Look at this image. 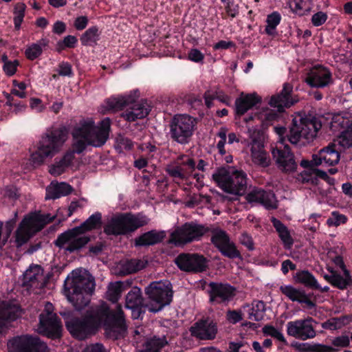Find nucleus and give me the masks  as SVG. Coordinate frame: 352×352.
<instances>
[{
  "mask_svg": "<svg viewBox=\"0 0 352 352\" xmlns=\"http://www.w3.org/2000/svg\"><path fill=\"white\" fill-rule=\"evenodd\" d=\"M73 310L65 309L59 313L64 318L67 329L76 338L84 340L96 335L101 329L106 338L113 340L123 338L126 333L123 309H87L81 318L74 316Z\"/></svg>",
  "mask_w": 352,
  "mask_h": 352,
  "instance_id": "1",
  "label": "nucleus"
},
{
  "mask_svg": "<svg viewBox=\"0 0 352 352\" xmlns=\"http://www.w3.org/2000/svg\"><path fill=\"white\" fill-rule=\"evenodd\" d=\"M101 224L102 214L97 212L91 215L79 226L69 229L59 234L54 241V245L59 248H63L65 245L67 244L65 250L69 253L79 251L91 240L89 236L83 235V234L96 229Z\"/></svg>",
  "mask_w": 352,
  "mask_h": 352,
  "instance_id": "2",
  "label": "nucleus"
},
{
  "mask_svg": "<svg viewBox=\"0 0 352 352\" xmlns=\"http://www.w3.org/2000/svg\"><path fill=\"white\" fill-rule=\"evenodd\" d=\"M111 120L106 118L96 126L92 120H82L72 131L74 138H84L87 144L94 147L102 146L109 139Z\"/></svg>",
  "mask_w": 352,
  "mask_h": 352,
  "instance_id": "3",
  "label": "nucleus"
},
{
  "mask_svg": "<svg viewBox=\"0 0 352 352\" xmlns=\"http://www.w3.org/2000/svg\"><path fill=\"white\" fill-rule=\"evenodd\" d=\"M147 223L148 219L144 216L131 212L117 213L107 221L104 232L116 236L127 235Z\"/></svg>",
  "mask_w": 352,
  "mask_h": 352,
  "instance_id": "4",
  "label": "nucleus"
},
{
  "mask_svg": "<svg viewBox=\"0 0 352 352\" xmlns=\"http://www.w3.org/2000/svg\"><path fill=\"white\" fill-rule=\"evenodd\" d=\"M66 140L64 129L47 131L38 142L37 150L31 155L30 160L34 166L43 164L47 157L52 158L59 151Z\"/></svg>",
  "mask_w": 352,
  "mask_h": 352,
  "instance_id": "5",
  "label": "nucleus"
},
{
  "mask_svg": "<svg viewBox=\"0 0 352 352\" xmlns=\"http://www.w3.org/2000/svg\"><path fill=\"white\" fill-rule=\"evenodd\" d=\"M212 179L226 192L242 196L246 193L247 175L243 170L228 167L219 168L212 175Z\"/></svg>",
  "mask_w": 352,
  "mask_h": 352,
  "instance_id": "6",
  "label": "nucleus"
},
{
  "mask_svg": "<svg viewBox=\"0 0 352 352\" xmlns=\"http://www.w3.org/2000/svg\"><path fill=\"white\" fill-rule=\"evenodd\" d=\"M321 127L322 123L318 118L311 116L302 117L298 115L293 118L287 137L291 144L296 145L301 138L307 141L313 140Z\"/></svg>",
  "mask_w": 352,
  "mask_h": 352,
  "instance_id": "7",
  "label": "nucleus"
},
{
  "mask_svg": "<svg viewBox=\"0 0 352 352\" xmlns=\"http://www.w3.org/2000/svg\"><path fill=\"white\" fill-rule=\"evenodd\" d=\"M54 219L55 216L51 217L50 214H41L40 212H34L25 217L16 231V241L18 245L21 246L28 242Z\"/></svg>",
  "mask_w": 352,
  "mask_h": 352,
  "instance_id": "8",
  "label": "nucleus"
},
{
  "mask_svg": "<svg viewBox=\"0 0 352 352\" xmlns=\"http://www.w3.org/2000/svg\"><path fill=\"white\" fill-rule=\"evenodd\" d=\"M209 231H211L210 229L203 224L195 221L186 222L175 229L170 235L168 243L183 246L199 241Z\"/></svg>",
  "mask_w": 352,
  "mask_h": 352,
  "instance_id": "9",
  "label": "nucleus"
},
{
  "mask_svg": "<svg viewBox=\"0 0 352 352\" xmlns=\"http://www.w3.org/2000/svg\"><path fill=\"white\" fill-rule=\"evenodd\" d=\"M196 121L192 117L182 114L175 115L169 124L170 138L178 144L190 142L195 129Z\"/></svg>",
  "mask_w": 352,
  "mask_h": 352,
  "instance_id": "10",
  "label": "nucleus"
},
{
  "mask_svg": "<svg viewBox=\"0 0 352 352\" xmlns=\"http://www.w3.org/2000/svg\"><path fill=\"white\" fill-rule=\"evenodd\" d=\"M8 349L9 352H50L46 343L38 336L28 334L9 340Z\"/></svg>",
  "mask_w": 352,
  "mask_h": 352,
  "instance_id": "11",
  "label": "nucleus"
},
{
  "mask_svg": "<svg viewBox=\"0 0 352 352\" xmlns=\"http://www.w3.org/2000/svg\"><path fill=\"white\" fill-rule=\"evenodd\" d=\"M46 311L39 315L38 333L52 340L62 337L63 326L60 319L54 313V309H45Z\"/></svg>",
  "mask_w": 352,
  "mask_h": 352,
  "instance_id": "12",
  "label": "nucleus"
},
{
  "mask_svg": "<svg viewBox=\"0 0 352 352\" xmlns=\"http://www.w3.org/2000/svg\"><path fill=\"white\" fill-rule=\"evenodd\" d=\"M211 232L212 233L211 243L223 256L230 259H242L240 251L226 231L215 228L211 230Z\"/></svg>",
  "mask_w": 352,
  "mask_h": 352,
  "instance_id": "13",
  "label": "nucleus"
},
{
  "mask_svg": "<svg viewBox=\"0 0 352 352\" xmlns=\"http://www.w3.org/2000/svg\"><path fill=\"white\" fill-rule=\"evenodd\" d=\"M95 289L94 278L82 273L81 270L72 271L71 276H68L64 283V291H74L89 292L93 294Z\"/></svg>",
  "mask_w": 352,
  "mask_h": 352,
  "instance_id": "14",
  "label": "nucleus"
},
{
  "mask_svg": "<svg viewBox=\"0 0 352 352\" xmlns=\"http://www.w3.org/2000/svg\"><path fill=\"white\" fill-rule=\"evenodd\" d=\"M175 262L184 272L201 273L207 270L209 261L197 253H182L175 258Z\"/></svg>",
  "mask_w": 352,
  "mask_h": 352,
  "instance_id": "15",
  "label": "nucleus"
},
{
  "mask_svg": "<svg viewBox=\"0 0 352 352\" xmlns=\"http://www.w3.org/2000/svg\"><path fill=\"white\" fill-rule=\"evenodd\" d=\"M50 274L44 275L43 269L38 265H32L23 274L22 285L35 294L45 287L50 278Z\"/></svg>",
  "mask_w": 352,
  "mask_h": 352,
  "instance_id": "16",
  "label": "nucleus"
},
{
  "mask_svg": "<svg viewBox=\"0 0 352 352\" xmlns=\"http://www.w3.org/2000/svg\"><path fill=\"white\" fill-rule=\"evenodd\" d=\"M145 293L158 308L168 305L173 299V291L168 285L160 282H153L145 289Z\"/></svg>",
  "mask_w": 352,
  "mask_h": 352,
  "instance_id": "17",
  "label": "nucleus"
},
{
  "mask_svg": "<svg viewBox=\"0 0 352 352\" xmlns=\"http://www.w3.org/2000/svg\"><path fill=\"white\" fill-rule=\"evenodd\" d=\"M292 92L293 86L290 83H285L283 90L272 96L270 105L276 108L278 112H283L285 108H289L298 101L297 96H294Z\"/></svg>",
  "mask_w": 352,
  "mask_h": 352,
  "instance_id": "18",
  "label": "nucleus"
},
{
  "mask_svg": "<svg viewBox=\"0 0 352 352\" xmlns=\"http://www.w3.org/2000/svg\"><path fill=\"white\" fill-rule=\"evenodd\" d=\"M191 335L199 340H213L217 333V325L213 320L207 318L197 321L190 329Z\"/></svg>",
  "mask_w": 352,
  "mask_h": 352,
  "instance_id": "19",
  "label": "nucleus"
},
{
  "mask_svg": "<svg viewBox=\"0 0 352 352\" xmlns=\"http://www.w3.org/2000/svg\"><path fill=\"white\" fill-rule=\"evenodd\" d=\"M273 159L275 160L278 167L283 172L290 173L296 170L297 163L294 155L291 151L290 147L285 145L283 149L273 148L272 151Z\"/></svg>",
  "mask_w": 352,
  "mask_h": 352,
  "instance_id": "20",
  "label": "nucleus"
},
{
  "mask_svg": "<svg viewBox=\"0 0 352 352\" xmlns=\"http://www.w3.org/2000/svg\"><path fill=\"white\" fill-rule=\"evenodd\" d=\"M210 300L222 306H227L236 294V289L228 285L212 282L209 284Z\"/></svg>",
  "mask_w": 352,
  "mask_h": 352,
  "instance_id": "21",
  "label": "nucleus"
},
{
  "mask_svg": "<svg viewBox=\"0 0 352 352\" xmlns=\"http://www.w3.org/2000/svg\"><path fill=\"white\" fill-rule=\"evenodd\" d=\"M305 82L313 87H324L332 82L331 73L325 67L318 65L307 74Z\"/></svg>",
  "mask_w": 352,
  "mask_h": 352,
  "instance_id": "22",
  "label": "nucleus"
},
{
  "mask_svg": "<svg viewBox=\"0 0 352 352\" xmlns=\"http://www.w3.org/2000/svg\"><path fill=\"white\" fill-rule=\"evenodd\" d=\"M350 344V338L346 335H342L334 338L331 340L332 346H328L322 344H302L300 350L302 351L310 352H336L338 350L335 347L344 348Z\"/></svg>",
  "mask_w": 352,
  "mask_h": 352,
  "instance_id": "23",
  "label": "nucleus"
},
{
  "mask_svg": "<svg viewBox=\"0 0 352 352\" xmlns=\"http://www.w3.org/2000/svg\"><path fill=\"white\" fill-rule=\"evenodd\" d=\"M248 203H259L267 208H277L276 197L272 191H266L259 188H254L245 196Z\"/></svg>",
  "mask_w": 352,
  "mask_h": 352,
  "instance_id": "24",
  "label": "nucleus"
},
{
  "mask_svg": "<svg viewBox=\"0 0 352 352\" xmlns=\"http://www.w3.org/2000/svg\"><path fill=\"white\" fill-rule=\"evenodd\" d=\"M287 333L302 340L314 338L316 336V331L309 322L302 320L289 322Z\"/></svg>",
  "mask_w": 352,
  "mask_h": 352,
  "instance_id": "25",
  "label": "nucleus"
},
{
  "mask_svg": "<svg viewBox=\"0 0 352 352\" xmlns=\"http://www.w3.org/2000/svg\"><path fill=\"white\" fill-rule=\"evenodd\" d=\"M251 153L253 162L263 167L268 166L270 165V159L267 157V153L263 148L264 146L261 140L260 132L254 131L251 135Z\"/></svg>",
  "mask_w": 352,
  "mask_h": 352,
  "instance_id": "26",
  "label": "nucleus"
},
{
  "mask_svg": "<svg viewBox=\"0 0 352 352\" xmlns=\"http://www.w3.org/2000/svg\"><path fill=\"white\" fill-rule=\"evenodd\" d=\"M129 106V109L122 114V117L129 122L145 118L151 111V107L146 100L136 102L134 98V102Z\"/></svg>",
  "mask_w": 352,
  "mask_h": 352,
  "instance_id": "27",
  "label": "nucleus"
},
{
  "mask_svg": "<svg viewBox=\"0 0 352 352\" xmlns=\"http://www.w3.org/2000/svg\"><path fill=\"white\" fill-rule=\"evenodd\" d=\"M166 232L164 230H152L136 237L134 241L135 247H147L154 245L163 241L166 238Z\"/></svg>",
  "mask_w": 352,
  "mask_h": 352,
  "instance_id": "28",
  "label": "nucleus"
},
{
  "mask_svg": "<svg viewBox=\"0 0 352 352\" xmlns=\"http://www.w3.org/2000/svg\"><path fill=\"white\" fill-rule=\"evenodd\" d=\"M261 102V98L256 94H246L236 99V113L237 115H243L248 110Z\"/></svg>",
  "mask_w": 352,
  "mask_h": 352,
  "instance_id": "29",
  "label": "nucleus"
},
{
  "mask_svg": "<svg viewBox=\"0 0 352 352\" xmlns=\"http://www.w3.org/2000/svg\"><path fill=\"white\" fill-rule=\"evenodd\" d=\"M328 270L330 274H324V278L333 286L343 289L352 284V279L349 270L344 272V277H343L333 269L329 268Z\"/></svg>",
  "mask_w": 352,
  "mask_h": 352,
  "instance_id": "30",
  "label": "nucleus"
},
{
  "mask_svg": "<svg viewBox=\"0 0 352 352\" xmlns=\"http://www.w3.org/2000/svg\"><path fill=\"white\" fill-rule=\"evenodd\" d=\"M280 291L292 301H297L300 303H305L309 307L315 306L305 291L298 290L291 285L281 286Z\"/></svg>",
  "mask_w": 352,
  "mask_h": 352,
  "instance_id": "31",
  "label": "nucleus"
},
{
  "mask_svg": "<svg viewBox=\"0 0 352 352\" xmlns=\"http://www.w3.org/2000/svg\"><path fill=\"white\" fill-rule=\"evenodd\" d=\"M67 300L74 308H85L91 301L92 294L74 291H64Z\"/></svg>",
  "mask_w": 352,
  "mask_h": 352,
  "instance_id": "32",
  "label": "nucleus"
},
{
  "mask_svg": "<svg viewBox=\"0 0 352 352\" xmlns=\"http://www.w3.org/2000/svg\"><path fill=\"white\" fill-rule=\"evenodd\" d=\"M24 309H0V333L6 332L10 323L15 321Z\"/></svg>",
  "mask_w": 352,
  "mask_h": 352,
  "instance_id": "33",
  "label": "nucleus"
},
{
  "mask_svg": "<svg viewBox=\"0 0 352 352\" xmlns=\"http://www.w3.org/2000/svg\"><path fill=\"white\" fill-rule=\"evenodd\" d=\"M73 190V188L68 184L61 182L46 189L45 199H56L62 196L69 195Z\"/></svg>",
  "mask_w": 352,
  "mask_h": 352,
  "instance_id": "34",
  "label": "nucleus"
},
{
  "mask_svg": "<svg viewBox=\"0 0 352 352\" xmlns=\"http://www.w3.org/2000/svg\"><path fill=\"white\" fill-rule=\"evenodd\" d=\"M73 160L72 153L66 152L60 160L49 167V173L54 176L61 175L72 164Z\"/></svg>",
  "mask_w": 352,
  "mask_h": 352,
  "instance_id": "35",
  "label": "nucleus"
},
{
  "mask_svg": "<svg viewBox=\"0 0 352 352\" xmlns=\"http://www.w3.org/2000/svg\"><path fill=\"white\" fill-rule=\"evenodd\" d=\"M296 283L303 285L310 289H320L314 276L308 270H301L296 272L294 276Z\"/></svg>",
  "mask_w": 352,
  "mask_h": 352,
  "instance_id": "36",
  "label": "nucleus"
},
{
  "mask_svg": "<svg viewBox=\"0 0 352 352\" xmlns=\"http://www.w3.org/2000/svg\"><path fill=\"white\" fill-rule=\"evenodd\" d=\"M125 308H142L144 298L140 288L133 287L125 298Z\"/></svg>",
  "mask_w": 352,
  "mask_h": 352,
  "instance_id": "37",
  "label": "nucleus"
},
{
  "mask_svg": "<svg viewBox=\"0 0 352 352\" xmlns=\"http://www.w3.org/2000/svg\"><path fill=\"white\" fill-rule=\"evenodd\" d=\"M144 267L142 262L138 259L126 260L120 263L118 267V276H126L135 273Z\"/></svg>",
  "mask_w": 352,
  "mask_h": 352,
  "instance_id": "38",
  "label": "nucleus"
},
{
  "mask_svg": "<svg viewBox=\"0 0 352 352\" xmlns=\"http://www.w3.org/2000/svg\"><path fill=\"white\" fill-rule=\"evenodd\" d=\"M336 144L330 143L328 146L320 149V155L325 164L329 166L337 164L340 161V153L336 149Z\"/></svg>",
  "mask_w": 352,
  "mask_h": 352,
  "instance_id": "39",
  "label": "nucleus"
},
{
  "mask_svg": "<svg viewBox=\"0 0 352 352\" xmlns=\"http://www.w3.org/2000/svg\"><path fill=\"white\" fill-rule=\"evenodd\" d=\"M134 102V97L125 96L110 98L107 100V107L115 111H120Z\"/></svg>",
  "mask_w": 352,
  "mask_h": 352,
  "instance_id": "40",
  "label": "nucleus"
},
{
  "mask_svg": "<svg viewBox=\"0 0 352 352\" xmlns=\"http://www.w3.org/2000/svg\"><path fill=\"white\" fill-rule=\"evenodd\" d=\"M272 222L273 223V226L278 233V236L284 243L285 246L287 248H289L292 245L294 241L287 228L280 220L276 218L273 217Z\"/></svg>",
  "mask_w": 352,
  "mask_h": 352,
  "instance_id": "41",
  "label": "nucleus"
},
{
  "mask_svg": "<svg viewBox=\"0 0 352 352\" xmlns=\"http://www.w3.org/2000/svg\"><path fill=\"white\" fill-rule=\"evenodd\" d=\"M123 290L124 283L122 281L110 283L105 293L106 298L112 303H116L120 299Z\"/></svg>",
  "mask_w": 352,
  "mask_h": 352,
  "instance_id": "42",
  "label": "nucleus"
},
{
  "mask_svg": "<svg viewBox=\"0 0 352 352\" xmlns=\"http://www.w3.org/2000/svg\"><path fill=\"white\" fill-rule=\"evenodd\" d=\"M49 41L42 38L37 43H33L25 50V54L28 59L33 60L37 58L43 52V47L47 46Z\"/></svg>",
  "mask_w": 352,
  "mask_h": 352,
  "instance_id": "43",
  "label": "nucleus"
},
{
  "mask_svg": "<svg viewBox=\"0 0 352 352\" xmlns=\"http://www.w3.org/2000/svg\"><path fill=\"white\" fill-rule=\"evenodd\" d=\"M351 321V318L345 316L340 318H333L322 324V327L325 329L336 330L340 329L342 326L348 324Z\"/></svg>",
  "mask_w": 352,
  "mask_h": 352,
  "instance_id": "44",
  "label": "nucleus"
},
{
  "mask_svg": "<svg viewBox=\"0 0 352 352\" xmlns=\"http://www.w3.org/2000/svg\"><path fill=\"white\" fill-rule=\"evenodd\" d=\"M290 9L296 14L302 16L310 10V3L308 0H290Z\"/></svg>",
  "mask_w": 352,
  "mask_h": 352,
  "instance_id": "45",
  "label": "nucleus"
},
{
  "mask_svg": "<svg viewBox=\"0 0 352 352\" xmlns=\"http://www.w3.org/2000/svg\"><path fill=\"white\" fill-rule=\"evenodd\" d=\"M166 344L168 342L165 336L162 338L153 336L146 342V348L150 349L153 352H160Z\"/></svg>",
  "mask_w": 352,
  "mask_h": 352,
  "instance_id": "46",
  "label": "nucleus"
},
{
  "mask_svg": "<svg viewBox=\"0 0 352 352\" xmlns=\"http://www.w3.org/2000/svg\"><path fill=\"white\" fill-rule=\"evenodd\" d=\"M166 173L173 178L184 179L188 177L189 173L179 166H169L166 168Z\"/></svg>",
  "mask_w": 352,
  "mask_h": 352,
  "instance_id": "47",
  "label": "nucleus"
},
{
  "mask_svg": "<svg viewBox=\"0 0 352 352\" xmlns=\"http://www.w3.org/2000/svg\"><path fill=\"white\" fill-rule=\"evenodd\" d=\"M26 6L23 3H18L14 7V13L16 16L14 18L15 29L19 30L21 24L23 22L25 16Z\"/></svg>",
  "mask_w": 352,
  "mask_h": 352,
  "instance_id": "48",
  "label": "nucleus"
},
{
  "mask_svg": "<svg viewBox=\"0 0 352 352\" xmlns=\"http://www.w3.org/2000/svg\"><path fill=\"white\" fill-rule=\"evenodd\" d=\"M98 29L96 26L91 27L86 30L80 38L82 44L84 45H87L91 43L95 42L96 37L98 36Z\"/></svg>",
  "mask_w": 352,
  "mask_h": 352,
  "instance_id": "49",
  "label": "nucleus"
},
{
  "mask_svg": "<svg viewBox=\"0 0 352 352\" xmlns=\"http://www.w3.org/2000/svg\"><path fill=\"white\" fill-rule=\"evenodd\" d=\"M75 141L72 144V149L67 151V153H72L73 159H74V154H80L82 153L87 148V146L89 145L87 142L84 138H74Z\"/></svg>",
  "mask_w": 352,
  "mask_h": 352,
  "instance_id": "50",
  "label": "nucleus"
},
{
  "mask_svg": "<svg viewBox=\"0 0 352 352\" xmlns=\"http://www.w3.org/2000/svg\"><path fill=\"white\" fill-rule=\"evenodd\" d=\"M263 333L265 335L274 338L284 344L287 343L283 334L273 326H265Z\"/></svg>",
  "mask_w": 352,
  "mask_h": 352,
  "instance_id": "51",
  "label": "nucleus"
},
{
  "mask_svg": "<svg viewBox=\"0 0 352 352\" xmlns=\"http://www.w3.org/2000/svg\"><path fill=\"white\" fill-rule=\"evenodd\" d=\"M346 220L347 219L344 215L340 214L338 212H333L331 217L327 219V223L329 226L337 227L341 223H346Z\"/></svg>",
  "mask_w": 352,
  "mask_h": 352,
  "instance_id": "52",
  "label": "nucleus"
},
{
  "mask_svg": "<svg viewBox=\"0 0 352 352\" xmlns=\"http://www.w3.org/2000/svg\"><path fill=\"white\" fill-rule=\"evenodd\" d=\"M339 144L344 148L352 147V137L349 131L344 130L338 138Z\"/></svg>",
  "mask_w": 352,
  "mask_h": 352,
  "instance_id": "53",
  "label": "nucleus"
},
{
  "mask_svg": "<svg viewBox=\"0 0 352 352\" xmlns=\"http://www.w3.org/2000/svg\"><path fill=\"white\" fill-rule=\"evenodd\" d=\"M19 65V60H14V61L6 63V64L3 65V69L7 76H12L16 73Z\"/></svg>",
  "mask_w": 352,
  "mask_h": 352,
  "instance_id": "54",
  "label": "nucleus"
},
{
  "mask_svg": "<svg viewBox=\"0 0 352 352\" xmlns=\"http://www.w3.org/2000/svg\"><path fill=\"white\" fill-rule=\"evenodd\" d=\"M315 168H309L307 170H304L300 173V179L302 183H308L311 182L312 184L315 183L316 180L314 179L315 174H314Z\"/></svg>",
  "mask_w": 352,
  "mask_h": 352,
  "instance_id": "55",
  "label": "nucleus"
},
{
  "mask_svg": "<svg viewBox=\"0 0 352 352\" xmlns=\"http://www.w3.org/2000/svg\"><path fill=\"white\" fill-rule=\"evenodd\" d=\"M327 19V14L323 12H318L314 14L311 18V22L315 26L322 25Z\"/></svg>",
  "mask_w": 352,
  "mask_h": 352,
  "instance_id": "56",
  "label": "nucleus"
},
{
  "mask_svg": "<svg viewBox=\"0 0 352 352\" xmlns=\"http://www.w3.org/2000/svg\"><path fill=\"white\" fill-rule=\"evenodd\" d=\"M58 74L63 76H71L72 75V65L67 62H62L58 65Z\"/></svg>",
  "mask_w": 352,
  "mask_h": 352,
  "instance_id": "57",
  "label": "nucleus"
},
{
  "mask_svg": "<svg viewBox=\"0 0 352 352\" xmlns=\"http://www.w3.org/2000/svg\"><path fill=\"white\" fill-rule=\"evenodd\" d=\"M335 123H338L342 128H345L346 131H349V133L352 137V120L344 119L342 117L336 118L334 121Z\"/></svg>",
  "mask_w": 352,
  "mask_h": 352,
  "instance_id": "58",
  "label": "nucleus"
},
{
  "mask_svg": "<svg viewBox=\"0 0 352 352\" xmlns=\"http://www.w3.org/2000/svg\"><path fill=\"white\" fill-rule=\"evenodd\" d=\"M280 21V14L274 12L267 16V23L270 25L271 28H275L279 24Z\"/></svg>",
  "mask_w": 352,
  "mask_h": 352,
  "instance_id": "59",
  "label": "nucleus"
},
{
  "mask_svg": "<svg viewBox=\"0 0 352 352\" xmlns=\"http://www.w3.org/2000/svg\"><path fill=\"white\" fill-rule=\"evenodd\" d=\"M227 317L228 320L232 324H236V322L242 320L241 312L237 311L234 309H228Z\"/></svg>",
  "mask_w": 352,
  "mask_h": 352,
  "instance_id": "60",
  "label": "nucleus"
},
{
  "mask_svg": "<svg viewBox=\"0 0 352 352\" xmlns=\"http://www.w3.org/2000/svg\"><path fill=\"white\" fill-rule=\"evenodd\" d=\"M204 58V54L197 49H192L188 53V58L194 62H201Z\"/></svg>",
  "mask_w": 352,
  "mask_h": 352,
  "instance_id": "61",
  "label": "nucleus"
},
{
  "mask_svg": "<svg viewBox=\"0 0 352 352\" xmlns=\"http://www.w3.org/2000/svg\"><path fill=\"white\" fill-rule=\"evenodd\" d=\"M0 308H21V305L16 299L2 300L0 303Z\"/></svg>",
  "mask_w": 352,
  "mask_h": 352,
  "instance_id": "62",
  "label": "nucleus"
},
{
  "mask_svg": "<svg viewBox=\"0 0 352 352\" xmlns=\"http://www.w3.org/2000/svg\"><path fill=\"white\" fill-rule=\"evenodd\" d=\"M87 23V17L85 16H81L76 19L74 21V27L78 30H82L86 28Z\"/></svg>",
  "mask_w": 352,
  "mask_h": 352,
  "instance_id": "63",
  "label": "nucleus"
},
{
  "mask_svg": "<svg viewBox=\"0 0 352 352\" xmlns=\"http://www.w3.org/2000/svg\"><path fill=\"white\" fill-rule=\"evenodd\" d=\"M278 117V113L273 110H267L261 115V118L266 122L274 121L276 120Z\"/></svg>",
  "mask_w": 352,
  "mask_h": 352,
  "instance_id": "64",
  "label": "nucleus"
}]
</instances>
